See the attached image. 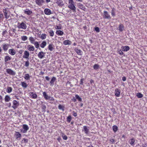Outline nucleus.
Returning <instances> with one entry per match:
<instances>
[{"instance_id": "obj_45", "label": "nucleus", "mask_w": 147, "mask_h": 147, "mask_svg": "<svg viewBox=\"0 0 147 147\" xmlns=\"http://www.w3.org/2000/svg\"><path fill=\"white\" fill-rule=\"evenodd\" d=\"M58 108L60 110H62L63 111H64V107L62 105H59L58 106Z\"/></svg>"}, {"instance_id": "obj_30", "label": "nucleus", "mask_w": 147, "mask_h": 147, "mask_svg": "<svg viewBox=\"0 0 147 147\" xmlns=\"http://www.w3.org/2000/svg\"><path fill=\"white\" fill-rule=\"evenodd\" d=\"M47 35L45 34H42L39 36V37L42 40H44L46 38Z\"/></svg>"}, {"instance_id": "obj_21", "label": "nucleus", "mask_w": 147, "mask_h": 147, "mask_svg": "<svg viewBox=\"0 0 147 147\" xmlns=\"http://www.w3.org/2000/svg\"><path fill=\"white\" fill-rule=\"evenodd\" d=\"M34 47L33 46L29 45L28 46V49L30 51H34Z\"/></svg>"}, {"instance_id": "obj_38", "label": "nucleus", "mask_w": 147, "mask_h": 147, "mask_svg": "<svg viewBox=\"0 0 147 147\" xmlns=\"http://www.w3.org/2000/svg\"><path fill=\"white\" fill-rule=\"evenodd\" d=\"M12 88L10 87H8L7 88V92L8 93H10L12 91Z\"/></svg>"}, {"instance_id": "obj_26", "label": "nucleus", "mask_w": 147, "mask_h": 147, "mask_svg": "<svg viewBox=\"0 0 147 147\" xmlns=\"http://www.w3.org/2000/svg\"><path fill=\"white\" fill-rule=\"evenodd\" d=\"M47 45L46 42L44 41H43L40 45V47L42 48H44Z\"/></svg>"}, {"instance_id": "obj_25", "label": "nucleus", "mask_w": 147, "mask_h": 147, "mask_svg": "<svg viewBox=\"0 0 147 147\" xmlns=\"http://www.w3.org/2000/svg\"><path fill=\"white\" fill-rule=\"evenodd\" d=\"M75 51L77 54L79 55H82V51L80 49H78L77 48L75 49Z\"/></svg>"}, {"instance_id": "obj_47", "label": "nucleus", "mask_w": 147, "mask_h": 147, "mask_svg": "<svg viewBox=\"0 0 147 147\" xmlns=\"http://www.w3.org/2000/svg\"><path fill=\"white\" fill-rule=\"evenodd\" d=\"M71 115H69L68 116L67 118V121L69 123L71 121Z\"/></svg>"}, {"instance_id": "obj_7", "label": "nucleus", "mask_w": 147, "mask_h": 147, "mask_svg": "<svg viewBox=\"0 0 147 147\" xmlns=\"http://www.w3.org/2000/svg\"><path fill=\"white\" fill-rule=\"evenodd\" d=\"M30 54L28 51H24V55L23 56V58L28 59L29 56Z\"/></svg>"}, {"instance_id": "obj_13", "label": "nucleus", "mask_w": 147, "mask_h": 147, "mask_svg": "<svg viewBox=\"0 0 147 147\" xmlns=\"http://www.w3.org/2000/svg\"><path fill=\"white\" fill-rule=\"evenodd\" d=\"M8 53L11 55H14L16 53L15 50L13 49H9L8 51Z\"/></svg>"}, {"instance_id": "obj_55", "label": "nucleus", "mask_w": 147, "mask_h": 147, "mask_svg": "<svg viewBox=\"0 0 147 147\" xmlns=\"http://www.w3.org/2000/svg\"><path fill=\"white\" fill-rule=\"evenodd\" d=\"M55 28L56 29H61V27L56 26L55 27Z\"/></svg>"}, {"instance_id": "obj_10", "label": "nucleus", "mask_w": 147, "mask_h": 147, "mask_svg": "<svg viewBox=\"0 0 147 147\" xmlns=\"http://www.w3.org/2000/svg\"><path fill=\"white\" fill-rule=\"evenodd\" d=\"M44 12L45 14L47 15H50L52 13L50 9L48 8L45 9Z\"/></svg>"}, {"instance_id": "obj_51", "label": "nucleus", "mask_w": 147, "mask_h": 147, "mask_svg": "<svg viewBox=\"0 0 147 147\" xmlns=\"http://www.w3.org/2000/svg\"><path fill=\"white\" fill-rule=\"evenodd\" d=\"M62 137L63 140H66L67 139V136H66L64 134H63L62 135Z\"/></svg>"}, {"instance_id": "obj_50", "label": "nucleus", "mask_w": 147, "mask_h": 147, "mask_svg": "<svg viewBox=\"0 0 147 147\" xmlns=\"http://www.w3.org/2000/svg\"><path fill=\"white\" fill-rule=\"evenodd\" d=\"M29 62L28 60L25 62V66L26 67H28L29 66Z\"/></svg>"}, {"instance_id": "obj_3", "label": "nucleus", "mask_w": 147, "mask_h": 147, "mask_svg": "<svg viewBox=\"0 0 147 147\" xmlns=\"http://www.w3.org/2000/svg\"><path fill=\"white\" fill-rule=\"evenodd\" d=\"M19 105L18 102L17 101L15 100H14L13 101V105L12 107L14 109H16L19 106Z\"/></svg>"}, {"instance_id": "obj_46", "label": "nucleus", "mask_w": 147, "mask_h": 147, "mask_svg": "<svg viewBox=\"0 0 147 147\" xmlns=\"http://www.w3.org/2000/svg\"><path fill=\"white\" fill-rule=\"evenodd\" d=\"M28 140L25 138H23V139L22 140L21 142L22 143H27L28 142Z\"/></svg>"}, {"instance_id": "obj_40", "label": "nucleus", "mask_w": 147, "mask_h": 147, "mask_svg": "<svg viewBox=\"0 0 147 147\" xmlns=\"http://www.w3.org/2000/svg\"><path fill=\"white\" fill-rule=\"evenodd\" d=\"M24 78L26 80H28L30 79V76L28 74H26L25 75Z\"/></svg>"}, {"instance_id": "obj_37", "label": "nucleus", "mask_w": 147, "mask_h": 147, "mask_svg": "<svg viewBox=\"0 0 147 147\" xmlns=\"http://www.w3.org/2000/svg\"><path fill=\"white\" fill-rule=\"evenodd\" d=\"M21 85L24 88H26L27 87V84L24 82H21Z\"/></svg>"}, {"instance_id": "obj_39", "label": "nucleus", "mask_w": 147, "mask_h": 147, "mask_svg": "<svg viewBox=\"0 0 147 147\" xmlns=\"http://www.w3.org/2000/svg\"><path fill=\"white\" fill-rule=\"evenodd\" d=\"M137 96L139 98H141L143 97V95L140 93H138L136 94Z\"/></svg>"}, {"instance_id": "obj_5", "label": "nucleus", "mask_w": 147, "mask_h": 147, "mask_svg": "<svg viewBox=\"0 0 147 147\" xmlns=\"http://www.w3.org/2000/svg\"><path fill=\"white\" fill-rule=\"evenodd\" d=\"M104 15L103 16V18L108 19H110L111 18V17L108 12L106 11H104Z\"/></svg>"}, {"instance_id": "obj_53", "label": "nucleus", "mask_w": 147, "mask_h": 147, "mask_svg": "<svg viewBox=\"0 0 147 147\" xmlns=\"http://www.w3.org/2000/svg\"><path fill=\"white\" fill-rule=\"evenodd\" d=\"M95 30L97 32H100L99 28L98 27H95Z\"/></svg>"}, {"instance_id": "obj_11", "label": "nucleus", "mask_w": 147, "mask_h": 147, "mask_svg": "<svg viewBox=\"0 0 147 147\" xmlns=\"http://www.w3.org/2000/svg\"><path fill=\"white\" fill-rule=\"evenodd\" d=\"M121 90H120L116 88L115 90V94L117 97H119L120 96Z\"/></svg>"}, {"instance_id": "obj_14", "label": "nucleus", "mask_w": 147, "mask_h": 147, "mask_svg": "<svg viewBox=\"0 0 147 147\" xmlns=\"http://www.w3.org/2000/svg\"><path fill=\"white\" fill-rule=\"evenodd\" d=\"M68 7L73 11H76V7L74 5V4H69Z\"/></svg>"}, {"instance_id": "obj_12", "label": "nucleus", "mask_w": 147, "mask_h": 147, "mask_svg": "<svg viewBox=\"0 0 147 147\" xmlns=\"http://www.w3.org/2000/svg\"><path fill=\"white\" fill-rule=\"evenodd\" d=\"M42 94L44 98L46 100L49 99L50 98H51V96H49L45 92H43L42 93Z\"/></svg>"}, {"instance_id": "obj_60", "label": "nucleus", "mask_w": 147, "mask_h": 147, "mask_svg": "<svg viewBox=\"0 0 147 147\" xmlns=\"http://www.w3.org/2000/svg\"><path fill=\"white\" fill-rule=\"evenodd\" d=\"M122 80L123 81H125L126 80V78L125 77H123L122 78Z\"/></svg>"}, {"instance_id": "obj_64", "label": "nucleus", "mask_w": 147, "mask_h": 147, "mask_svg": "<svg viewBox=\"0 0 147 147\" xmlns=\"http://www.w3.org/2000/svg\"><path fill=\"white\" fill-rule=\"evenodd\" d=\"M45 79L47 80L48 81H49L50 79V78L48 76H46L45 77Z\"/></svg>"}, {"instance_id": "obj_34", "label": "nucleus", "mask_w": 147, "mask_h": 147, "mask_svg": "<svg viewBox=\"0 0 147 147\" xmlns=\"http://www.w3.org/2000/svg\"><path fill=\"white\" fill-rule=\"evenodd\" d=\"M29 40L31 43L33 44L34 43L35 39L32 37L31 36L29 37Z\"/></svg>"}, {"instance_id": "obj_23", "label": "nucleus", "mask_w": 147, "mask_h": 147, "mask_svg": "<svg viewBox=\"0 0 147 147\" xmlns=\"http://www.w3.org/2000/svg\"><path fill=\"white\" fill-rule=\"evenodd\" d=\"M56 34L59 36H62L63 34V32L60 30H57L56 32Z\"/></svg>"}, {"instance_id": "obj_49", "label": "nucleus", "mask_w": 147, "mask_h": 147, "mask_svg": "<svg viewBox=\"0 0 147 147\" xmlns=\"http://www.w3.org/2000/svg\"><path fill=\"white\" fill-rule=\"evenodd\" d=\"M75 97L76 99H78V100L79 101H82V99L78 95H76L75 96Z\"/></svg>"}, {"instance_id": "obj_20", "label": "nucleus", "mask_w": 147, "mask_h": 147, "mask_svg": "<svg viewBox=\"0 0 147 147\" xmlns=\"http://www.w3.org/2000/svg\"><path fill=\"white\" fill-rule=\"evenodd\" d=\"M71 43V41L67 40H65L63 42V44L65 45H70Z\"/></svg>"}, {"instance_id": "obj_42", "label": "nucleus", "mask_w": 147, "mask_h": 147, "mask_svg": "<svg viewBox=\"0 0 147 147\" xmlns=\"http://www.w3.org/2000/svg\"><path fill=\"white\" fill-rule=\"evenodd\" d=\"M33 44H34L36 48H38L39 47V45L38 42L36 41L34 42Z\"/></svg>"}, {"instance_id": "obj_1", "label": "nucleus", "mask_w": 147, "mask_h": 147, "mask_svg": "<svg viewBox=\"0 0 147 147\" xmlns=\"http://www.w3.org/2000/svg\"><path fill=\"white\" fill-rule=\"evenodd\" d=\"M18 27L19 28L26 29L27 28L26 24L24 22H22L21 23H18Z\"/></svg>"}, {"instance_id": "obj_54", "label": "nucleus", "mask_w": 147, "mask_h": 147, "mask_svg": "<svg viewBox=\"0 0 147 147\" xmlns=\"http://www.w3.org/2000/svg\"><path fill=\"white\" fill-rule=\"evenodd\" d=\"M69 4H74V2L73 0H69Z\"/></svg>"}, {"instance_id": "obj_22", "label": "nucleus", "mask_w": 147, "mask_h": 147, "mask_svg": "<svg viewBox=\"0 0 147 147\" xmlns=\"http://www.w3.org/2000/svg\"><path fill=\"white\" fill-rule=\"evenodd\" d=\"M15 135L16 137V139H18L19 138H20L21 136V134L18 132L16 131Z\"/></svg>"}, {"instance_id": "obj_63", "label": "nucleus", "mask_w": 147, "mask_h": 147, "mask_svg": "<svg viewBox=\"0 0 147 147\" xmlns=\"http://www.w3.org/2000/svg\"><path fill=\"white\" fill-rule=\"evenodd\" d=\"M6 33H7V31L6 30L3 31V32L2 35H4Z\"/></svg>"}, {"instance_id": "obj_2", "label": "nucleus", "mask_w": 147, "mask_h": 147, "mask_svg": "<svg viewBox=\"0 0 147 147\" xmlns=\"http://www.w3.org/2000/svg\"><path fill=\"white\" fill-rule=\"evenodd\" d=\"M45 52L41 51L39 52L38 54V56L39 59H42L45 57Z\"/></svg>"}, {"instance_id": "obj_27", "label": "nucleus", "mask_w": 147, "mask_h": 147, "mask_svg": "<svg viewBox=\"0 0 147 147\" xmlns=\"http://www.w3.org/2000/svg\"><path fill=\"white\" fill-rule=\"evenodd\" d=\"M78 5L79 8L83 10H84V9H85L84 6L82 4L79 3H78Z\"/></svg>"}, {"instance_id": "obj_18", "label": "nucleus", "mask_w": 147, "mask_h": 147, "mask_svg": "<svg viewBox=\"0 0 147 147\" xmlns=\"http://www.w3.org/2000/svg\"><path fill=\"white\" fill-rule=\"evenodd\" d=\"M56 80V79L55 77H53L52 78L50 83L51 86H52L54 85V83Z\"/></svg>"}, {"instance_id": "obj_17", "label": "nucleus", "mask_w": 147, "mask_h": 147, "mask_svg": "<svg viewBox=\"0 0 147 147\" xmlns=\"http://www.w3.org/2000/svg\"><path fill=\"white\" fill-rule=\"evenodd\" d=\"M122 50L124 52H126L129 49V47L127 46H125L122 47Z\"/></svg>"}, {"instance_id": "obj_4", "label": "nucleus", "mask_w": 147, "mask_h": 147, "mask_svg": "<svg viewBox=\"0 0 147 147\" xmlns=\"http://www.w3.org/2000/svg\"><path fill=\"white\" fill-rule=\"evenodd\" d=\"M9 45H10L9 44L7 43H4L2 44L3 49L5 52H6L7 51Z\"/></svg>"}, {"instance_id": "obj_61", "label": "nucleus", "mask_w": 147, "mask_h": 147, "mask_svg": "<svg viewBox=\"0 0 147 147\" xmlns=\"http://www.w3.org/2000/svg\"><path fill=\"white\" fill-rule=\"evenodd\" d=\"M23 50H20L18 51V53L20 54H22L23 53Z\"/></svg>"}, {"instance_id": "obj_59", "label": "nucleus", "mask_w": 147, "mask_h": 147, "mask_svg": "<svg viewBox=\"0 0 147 147\" xmlns=\"http://www.w3.org/2000/svg\"><path fill=\"white\" fill-rule=\"evenodd\" d=\"M21 131L23 133H25L27 132V130H26L25 129H22L21 130Z\"/></svg>"}, {"instance_id": "obj_35", "label": "nucleus", "mask_w": 147, "mask_h": 147, "mask_svg": "<svg viewBox=\"0 0 147 147\" xmlns=\"http://www.w3.org/2000/svg\"><path fill=\"white\" fill-rule=\"evenodd\" d=\"M22 127L24 129L26 130H28L29 129V127L28 125L26 124H23L22 125Z\"/></svg>"}, {"instance_id": "obj_16", "label": "nucleus", "mask_w": 147, "mask_h": 147, "mask_svg": "<svg viewBox=\"0 0 147 147\" xmlns=\"http://www.w3.org/2000/svg\"><path fill=\"white\" fill-rule=\"evenodd\" d=\"M3 12L4 13L6 19H8L9 17V15H8L7 14V10L6 9H3Z\"/></svg>"}, {"instance_id": "obj_31", "label": "nucleus", "mask_w": 147, "mask_h": 147, "mask_svg": "<svg viewBox=\"0 0 147 147\" xmlns=\"http://www.w3.org/2000/svg\"><path fill=\"white\" fill-rule=\"evenodd\" d=\"M11 98L8 95H6L5 98V101L6 102H8L10 100Z\"/></svg>"}, {"instance_id": "obj_19", "label": "nucleus", "mask_w": 147, "mask_h": 147, "mask_svg": "<svg viewBox=\"0 0 147 147\" xmlns=\"http://www.w3.org/2000/svg\"><path fill=\"white\" fill-rule=\"evenodd\" d=\"M135 140L134 138H131L129 141V143L132 146H134V145Z\"/></svg>"}, {"instance_id": "obj_58", "label": "nucleus", "mask_w": 147, "mask_h": 147, "mask_svg": "<svg viewBox=\"0 0 147 147\" xmlns=\"http://www.w3.org/2000/svg\"><path fill=\"white\" fill-rule=\"evenodd\" d=\"M73 115L75 117H76L77 116V113H76L75 112V111H73Z\"/></svg>"}, {"instance_id": "obj_57", "label": "nucleus", "mask_w": 147, "mask_h": 147, "mask_svg": "<svg viewBox=\"0 0 147 147\" xmlns=\"http://www.w3.org/2000/svg\"><path fill=\"white\" fill-rule=\"evenodd\" d=\"M110 141L112 144H113L115 143V140L113 139H110Z\"/></svg>"}, {"instance_id": "obj_9", "label": "nucleus", "mask_w": 147, "mask_h": 147, "mask_svg": "<svg viewBox=\"0 0 147 147\" xmlns=\"http://www.w3.org/2000/svg\"><path fill=\"white\" fill-rule=\"evenodd\" d=\"M6 72L8 74L11 75H14L15 74V72L11 69H6Z\"/></svg>"}, {"instance_id": "obj_6", "label": "nucleus", "mask_w": 147, "mask_h": 147, "mask_svg": "<svg viewBox=\"0 0 147 147\" xmlns=\"http://www.w3.org/2000/svg\"><path fill=\"white\" fill-rule=\"evenodd\" d=\"M29 94L30 98L34 99L36 98L37 96L36 94L33 92H30Z\"/></svg>"}, {"instance_id": "obj_44", "label": "nucleus", "mask_w": 147, "mask_h": 147, "mask_svg": "<svg viewBox=\"0 0 147 147\" xmlns=\"http://www.w3.org/2000/svg\"><path fill=\"white\" fill-rule=\"evenodd\" d=\"M21 39L23 41H25L28 38L26 36H21Z\"/></svg>"}, {"instance_id": "obj_52", "label": "nucleus", "mask_w": 147, "mask_h": 147, "mask_svg": "<svg viewBox=\"0 0 147 147\" xmlns=\"http://www.w3.org/2000/svg\"><path fill=\"white\" fill-rule=\"evenodd\" d=\"M3 14H0V21L1 22L3 20Z\"/></svg>"}, {"instance_id": "obj_29", "label": "nucleus", "mask_w": 147, "mask_h": 147, "mask_svg": "<svg viewBox=\"0 0 147 147\" xmlns=\"http://www.w3.org/2000/svg\"><path fill=\"white\" fill-rule=\"evenodd\" d=\"M11 58L9 56H5V57L4 60L5 61V62H7V61L10 60H11Z\"/></svg>"}, {"instance_id": "obj_24", "label": "nucleus", "mask_w": 147, "mask_h": 147, "mask_svg": "<svg viewBox=\"0 0 147 147\" xmlns=\"http://www.w3.org/2000/svg\"><path fill=\"white\" fill-rule=\"evenodd\" d=\"M84 131L85 132V134H88L89 132L88 127H87V126H84L83 127Z\"/></svg>"}, {"instance_id": "obj_41", "label": "nucleus", "mask_w": 147, "mask_h": 147, "mask_svg": "<svg viewBox=\"0 0 147 147\" xmlns=\"http://www.w3.org/2000/svg\"><path fill=\"white\" fill-rule=\"evenodd\" d=\"M113 131L115 132L118 130V127L116 125H114L113 127Z\"/></svg>"}, {"instance_id": "obj_56", "label": "nucleus", "mask_w": 147, "mask_h": 147, "mask_svg": "<svg viewBox=\"0 0 147 147\" xmlns=\"http://www.w3.org/2000/svg\"><path fill=\"white\" fill-rule=\"evenodd\" d=\"M84 80V79L83 78H82L80 80V84L82 85L83 84V81Z\"/></svg>"}, {"instance_id": "obj_48", "label": "nucleus", "mask_w": 147, "mask_h": 147, "mask_svg": "<svg viewBox=\"0 0 147 147\" xmlns=\"http://www.w3.org/2000/svg\"><path fill=\"white\" fill-rule=\"evenodd\" d=\"M115 9L114 8H113L112 9V10L111 11V15L112 16H115Z\"/></svg>"}, {"instance_id": "obj_43", "label": "nucleus", "mask_w": 147, "mask_h": 147, "mask_svg": "<svg viewBox=\"0 0 147 147\" xmlns=\"http://www.w3.org/2000/svg\"><path fill=\"white\" fill-rule=\"evenodd\" d=\"M99 68V65L97 64L94 65L93 66V68L94 69L97 70Z\"/></svg>"}, {"instance_id": "obj_33", "label": "nucleus", "mask_w": 147, "mask_h": 147, "mask_svg": "<svg viewBox=\"0 0 147 147\" xmlns=\"http://www.w3.org/2000/svg\"><path fill=\"white\" fill-rule=\"evenodd\" d=\"M119 30L120 31L122 32L124 29L123 26L122 24H120L119 27Z\"/></svg>"}, {"instance_id": "obj_32", "label": "nucleus", "mask_w": 147, "mask_h": 147, "mask_svg": "<svg viewBox=\"0 0 147 147\" xmlns=\"http://www.w3.org/2000/svg\"><path fill=\"white\" fill-rule=\"evenodd\" d=\"M48 49L51 51H52L53 49V45L52 44H49L48 46Z\"/></svg>"}, {"instance_id": "obj_28", "label": "nucleus", "mask_w": 147, "mask_h": 147, "mask_svg": "<svg viewBox=\"0 0 147 147\" xmlns=\"http://www.w3.org/2000/svg\"><path fill=\"white\" fill-rule=\"evenodd\" d=\"M24 13L28 15H30L32 13V12L29 9H27L26 10L24 11Z\"/></svg>"}, {"instance_id": "obj_15", "label": "nucleus", "mask_w": 147, "mask_h": 147, "mask_svg": "<svg viewBox=\"0 0 147 147\" xmlns=\"http://www.w3.org/2000/svg\"><path fill=\"white\" fill-rule=\"evenodd\" d=\"M56 3L59 6H62L64 5L62 0H57Z\"/></svg>"}, {"instance_id": "obj_36", "label": "nucleus", "mask_w": 147, "mask_h": 147, "mask_svg": "<svg viewBox=\"0 0 147 147\" xmlns=\"http://www.w3.org/2000/svg\"><path fill=\"white\" fill-rule=\"evenodd\" d=\"M48 32L49 34V35L50 36H53L54 35V33L53 31L51 30H49L48 31Z\"/></svg>"}, {"instance_id": "obj_8", "label": "nucleus", "mask_w": 147, "mask_h": 147, "mask_svg": "<svg viewBox=\"0 0 147 147\" xmlns=\"http://www.w3.org/2000/svg\"><path fill=\"white\" fill-rule=\"evenodd\" d=\"M35 2L38 6H41L44 3V1L43 0H36Z\"/></svg>"}, {"instance_id": "obj_62", "label": "nucleus", "mask_w": 147, "mask_h": 147, "mask_svg": "<svg viewBox=\"0 0 147 147\" xmlns=\"http://www.w3.org/2000/svg\"><path fill=\"white\" fill-rule=\"evenodd\" d=\"M119 53L121 55H123V52L121 51V50H120L119 51Z\"/></svg>"}]
</instances>
